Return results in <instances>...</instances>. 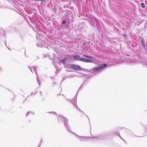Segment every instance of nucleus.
<instances>
[{"instance_id":"8","label":"nucleus","mask_w":147,"mask_h":147,"mask_svg":"<svg viewBox=\"0 0 147 147\" xmlns=\"http://www.w3.org/2000/svg\"><path fill=\"white\" fill-rule=\"evenodd\" d=\"M141 6L143 8H144L145 7V4L144 3H142L141 4Z\"/></svg>"},{"instance_id":"10","label":"nucleus","mask_w":147,"mask_h":147,"mask_svg":"<svg viewBox=\"0 0 147 147\" xmlns=\"http://www.w3.org/2000/svg\"><path fill=\"white\" fill-rule=\"evenodd\" d=\"M65 21H63V22H62V24H65Z\"/></svg>"},{"instance_id":"7","label":"nucleus","mask_w":147,"mask_h":147,"mask_svg":"<svg viewBox=\"0 0 147 147\" xmlns=\"http://www.w3.org/2000/svg\"><path fill=\"white\" fill-rule=\"evenodd\" d=\"M66 60V59H62L61 61L62 63H64L65 61Z\"/></svg>"},{"instance_id":"4","label":"nucleus","mask_w":147,"mask_h":147,"mask_svg":"<svg viewBox=\"0 0 147 147\" xmlns=\"http://www.w3.org/2000/svg\"><path fill=\"white\" fill-rule=\"evenodd\" d=\"M141 43L143 47H145V43L144 39L143 38H142L141 40Z\"/></svg>"},{"instance_id":"9","label":"nucleus","mask_w":147,"mask_h":147,"mask_svg":"<svg viewBox=\"0 0 147 147\" xmlns=\"http://www.w3.org/2000/svg\"><path fill=\"white\" fill-rule=\"evenodd\" d=\"M44 0H35V1H44Z\"/></svg>"},{"instance_id":"1","label":"nucleus","mask_w":147,"mask_h":147,"mask_svg":"<svg viewBox=\"0 0 147 147\" xmlns=\"http://www.w3.org/2000/svg\"><path fill=\"white\" fill-rule=\"evenodd\" d=\"M107 65L106 64H103L101 65H99V67H96L94 69L93 71L95 72L98 71L100 69L106 67Z\"/></svg>"},{"instance_id":"3","label":"nucleus","mask_w":147,"mask_h":147,"mask_svg":"<svg viewBox=\"0 0 147 147\" xmlns=\"http://www.w3.org/2000/svg\"><path fill=\"white\" fill-rule=\"evenodd\" d=\"M71 67L74 69H81V68L80 66L75 65H72Z\"/></svg>"},{"instance_id":"6","label":"nucleus","mask_w":147,"mask_h":147,"mask_svg":"<svg viewBox=\"0 0 147 147\" xmlns=\"http://www.w3.org/2000/svg\"><path fill=\"white\" fill-rule=\"evenodd\" d=\"M83 55L84 56V57H87V58H93L92 57V56H88L85 55Z\"/></svg>"},{"instance_id":"5","label":"nucleus","mask_w":147,"mask_h":147,"mask_svg":"<svg viewBox=\"0 0 147 147\" xmlns=\"http://www.w3.org/2000/svg\"><path fill=\"white\" fill-rule=\"evenodd\" d=\"M74 57L75 59H78L79 60L80 58H81L78 55H74Z\"/></svg>"},{"instance_id":"2","label":"nucleus","mask_w":147,"mask_h":147,"mask_svg":"<svg viewBox=\"0 0 147 147\" xmlns=\"http://www.w3.org/2000/svg\"><path fill=\"white\" fill-rule=\"evenodd\" d=\"M79 60L80 61H82L84 62L91 63L92 62V61L91 60H90L88 59H84V58H80Z\"/></svg>"}]
</instances>
